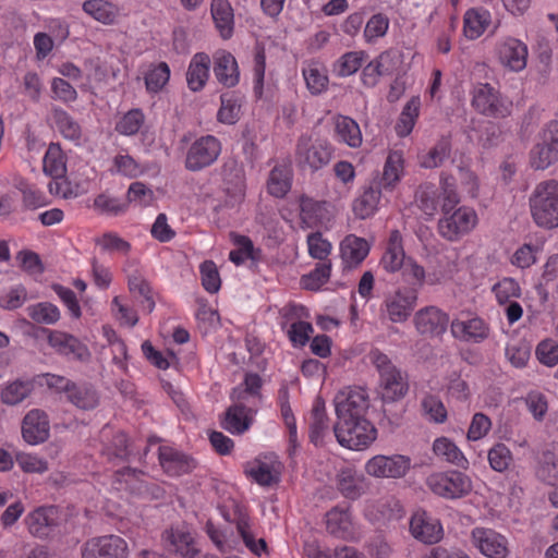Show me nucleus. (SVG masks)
Segmentation results:
<instances>
[{"mask_svg": "<svg viewBox=\"0 0 558 558\" xmlns=\"http://www.w3.org/2000/svg\"><path fill=\"white\" fill-rule=\"evenodd\" d=\"M28 533L39 539H57L68 533V513L59 506H39L24 518Z\"/></svg>", "mask_w": 558, "mask_h": 558, "instance_id": "f257e3e1", "label": "nucleus"}, {"mask_svg": "<svg viewBox=\"0 0 558 558\" xmlns=\"http://www.w3.org/2000/svg\"><path fill=\"white\" fill-rule=\"evenodd\" d=\"M533 221L539 228L558 227V181L549 179L536 184L529 197Z\"/></svg>", "mask_w": 558, "mask_h": 558, "instance_id": "f03ea898", "label": "nucleus"}, {"mask_svg": "<svg viewBox=\"0 0 558 558\" xmlns=\"http://www.w3.org/2000/svg\"><path fill=\"white\" fill-rule=\"evenodd\" d=\"M46 385L57 393H63L65 400L82 411H92L99 405L100 395L96 387L85 380L73 381L64 376L47 373Z\"/></svg>", "mask_w": 558, "mask_h": 558, "instance_id": "7ed1b4c3", "label": "nucleus"}, {"mask_svg": "<svg viewBox=\"0 0 558 558\" xmlns=\"http://www.w3.org/2000/svg\"><path fill=\"white\" fill-rule=\"evenodd\" d=\"M369 360L379 374L381 400L387 403L402 399L409 390L407 376L378 349L369 352Z\"/></svg>", "mask_w": 558, "mask_h": 558, "instance_id": "20e7f679", "label": "nucleus"}, {"mask_svg": "<svg viewBox=\"0 0 558 558\" xmlns=\"http://www.w3.org/2000/svg\"><path fill=\"white\" fill-rule=\"evenodd\" d=\"M471 106L477 113L494 119L507 118L512 111V101L489 83L474 84Z\"/></svg>", "mask_w": 558, "mask_h": 558, "instance_id": "39448f33", "label": "nucleus"}, {"mask_svg": "<svg viewBox=\"0 0 558 558\" xmlns=\"http://www.w3.org/2000/svg\"><path fill=\"white\" fill-rule=\"evenodd\" d=\"M333 434L342 447L362 450L376 439L377 429L367 418L342 420L335 424Z\"/></svg>", "mask_w": 558, "mask_h": 558, "instance_id": "423d86ee", "label": "nucleus"}, {"mask_svg": "<svg viewBox=\"0 0 558 558\" xmlns=\"http://www.w3.org/2000/svg\"><path fill=\"white\" fill-rule=\"evenodd\" d=\"M437 229L441 238L450 242H457L470 233L477 223V215L474 209L461 206L453 209L441 210Z\"/></svg>", "mask_w": 558, "mask_h": 558, "instance_id": "0eeeda50", "label": "nucleus"}, {"mask_svg": "<svg viewBox=\"0 0 558 558\" xmlns=\"http://www.w3.org/2000/svg\"><path fill=\"white\" fill-rule=\"evenodd\" d=\"M558 161V121L553 120L539 133L530 150V165L534 170H546Z\"/></svg>", "mask_w": 558, "mask_h": 558, "instance_id": "6e6552de", "label": "nucleus"}, {"mask_svg": "<svg viewBox=\"0 0 558 558\" xmlns=\"http://www.w3.org/2000/svg\"><path fill=\"white\" fill-rule=\"evenodd\" d=\"M222 151L219 138L207 134L196 138L187 148L184 167L187 171L199 172L213 166Z\"/></svg>", "mask_w": 558, "mask_h": 558, "instance_id": "1a4fd4ad", "label": "nucleus"}, {"mask_svg": "<svg viewBox=\"0 0 558 558\" xmlns=\"http://www.w3.org/2000/svg\"><path fill=\"white\" fill-rule=\"evenodd\" d=\"M427 485L436 495L457 499L466 496L472 490L471 478L460 471H448L432 474Z\"/></svg>", "mask_w": 558, "mask_h": 558, "instance_id": "9d476101", "label": "nucleus"}, {"mask_svg": "<svg viewBox=\"0 0 558 558\" xmlns=\"http://www.w3.org/2000/svg\"><path fill=\"white\" fill-rule=\"evenodd\" d=\"M332 156L331 146L325 142L312 143L307 136H301L296 144L295 161L300 169L316 172L326 167Z\"/></svg>", "mask_w": 558, "mask_h": 558, "instance_id": "9b49d317", "label": "nucleus"}, {"mask_svg": "<svg viewBox=\"0 0 558 558\" xmlns=\"http://www.w3.org/2000/svg\"><path fill=\"white\" fill-rule=\"evenodd\" d=\"M417 304L416 289H398L386 295L380 311L391 323H405Z\"/></svg>", "mask_w": 558, "mask_h": 558, "instance_id": "f8f14e48", "label": "nucleus"}, {"mask_svg": "<svg viewBox=\"0 0 558 558\" xmlns=\"http://www.w3.org/2000/svg\"><path fill=\"white\" fill-rule=\"evenodd\" d=\"M337 421L366 418L369 399L365 389L340 391L335 398Z\"/></svg>", "mask_w": 558, "mask_h": 558, "instance_id": "ddd939ff", "label": "nucleus"}, {"mask_svg": "<svg viewBox=\"0 0 558 558\" xmlns=\"http://www.w3.org/2000/svg\"><path fill=\"white\" fill-rule=\"evenodd\" d=\"M126 541L114 534L88 539L83 547L82 558H128Z\"/></svg>", "mask_w": 558, "mask_h": 558, "instance_id": "4468645a", "label": "nucleus"}, {"mask_svg": "<svg viewBox=\"0 0 558 558\" xmlns=\"http://www.w3.org/2000/svg\"><path fill=\"white\" fill-rule=\"evenodd\" d=\"M41 332L47 335L48 344L54 351L69 360L80 362H87L90 357V352L86 344L80 341L73 335L60 330H51L43 327Z\"/></svg>", "mask_w": 558, "mask_h": 558, "instance_id": "2eb2a0df", "label": "nucleus"}, {"mask_svg": "<svg viewBox=\"0 0 558 558\" xmlns=\"http://www.w3.org/2000/svg\"><path fill=\"white\" fill-rule=\"evenodd\" d=\"M410 468L411 459L403 454H377L365 464L366 473L377 478H400L407 474Z\"/></svg>", "mask_w": 558, "mask_h": 558, "instance_id": "dca6fc26", "label": "nucleus"}, {"mask_svg": "<svg viewBox=\"0 0 558 558\" xmlns=\"http://www.w3.org/2000/svg\"><path fill=\"white\" fill-rule=\"evenodd\" d=\"M410 533L417 542L434 545L444 537V529L439 519L425 510L415 511L410 518Z\"/></svg>", "mask_w": 558, "mask_h": 558, "instance_id": "f3484780", "label": "nucleus"}, {"mask_svg": "<svg viewBox=\"0 0 558 558\" xmlns=\"http://www.w3.org/2000/svg\"><path fill=\"white\" fill-rule=\"evenodd\" d=\"M449 322V315L434 305L418 310L413 318L416 331L429 338L442 337L448 329Z\"/></svg>", "mask_w": 558, "mask_h": 558, "instance_id": "a211bd4d", "label": "nucleus"}, {"mask_svg": "<svg viewBox=\"0 0 558 558\" xmlns=\"http://www.w3.org/2000/svg\"><path fill=\"white\" fill-rule=\"evenodd\" d=\"M158 460L163 472L172 477L191 473L197 465L196 460L173 447L160 446L158 448Z\"/></svg>", "mask_w": 558, "mask_h": 558, "instance_id": "6ab92c4d", "label": "nucleus"}, {"mask_svg": "<svg viewBox=\"0 0 558 558\" xmlns=\"http://www.w3.org/2000/svg\"><path fill=\"white\" fill-rule=\"evenodd\" d=\"M473 544L488 558H506L508 556L507 538L492 529L475 527L472 531Z\"/></svg>", "mask_w": 558, "mask_h": 558, "instance_id": "aec40b11", "label": "nucleus"}, {"mask_svg": "<svg viewBox=\"0 0 558 558\" xmlns=\"http://www.w3.org/2000/svg\"><path fill=\"white\" fill-rule=\"evenodd\" d=\"M220 175L226 193L234 202H241L245 195V172L242 163L234 157L226 158L220 168Z\"/></svg>", "mask_w": 558, "mask_h": 558, "instance_id": "412c9836", "label": "nucleus"}, {"mask_svg": "<svg viewBox=\"0 0 558 558\" xmlns=\"http://www.w3.org/2000/svg\"><path fill=\"white\" fill-rule=\"evenodd\" d=\"M452 336L461 341L481 343L489 336V325L481 317L453 319L450 324Z\"/></svg>", "mask_w": 558, "mask_h": 558, "instance_id": "4be33fe9", "label": "nucleus"}, {"mask_svg": "<svg viewBox=\"0 0 558 558\" xmlns=\"http://www.w3.org/2000/svg\"><path fill=\"white\" fill-rule=\"evenodd\" d=\"M256 408L242 401H236V403L226 410L225 417L220 425L223 429L233 435H241L251 427L253 415L256 414Z\"/></svg>", "mask_w": 558, "mask_h": 558, "instance_id": "5701e85b", "label": "nucleus"}, {"mask_svg": "<svg viewBox=\"0 0 558 558\" xmlns=\"http://www.w3.org/2000/svg\"><path fill=\"white\" fill-rule=\"evenodd\" d=\"M48 415L38 409L31 410L22 421V436L29 445L45 442L49 437Z\"/></svg>", "mask_w": 558, "mask_h": 558, "instance_id": "b1692460", "label": "nucleus"}, {"mask_svg": "<svg viewBox=\"0 0 558 558\" xmlns=\"http://www.w3.org/2000/svg\"><path fill=\"white\" fill-rule=\"evenodd\" d=\"M369 253V245L363 238L347 235L340 244V255L344 270L359 267Z\"/></svg>", "mask_w": 558, "mask_h": 558, "instance_id": "393cba45", "label": "nucleus"}, {"mask_svg": "<svg viewBox=\"0 0 558 558\" xmlns=\"http://www.w3.org/2000/svg\"><path fill=\"white\" fill-rule=\"evenodd\" d=\"M339 493L347 499L356 500L367 490V480L352 468L341 469L336 475Z\"/></svg>", "mask_w": 558, "mask_h": 558, "instance_id": "a878e982", "label": "nucleus"}, {"mask_svg": "<svg viewBox=\"0 0 558 558\" xmlns=\"http://www.w3.org/2000/svg\"><path fill=\"white\" fill-rule=\"evenodd\" d=\"M263 378L257 373L246 372L243 381L233 388L231 398L257 409L263 399Z\"/></svg>", "mask_w": 558, "mask_h": 558, "instance_id": "bb28decb", "label": "nucleus"}, {"mask_svg": "<svg viewBox=\"0 0 558 558\" xmlns=\"http://www.w3.org/2000/svg\"><path fill=\"white\" fill-rule=\"evenodd\" d=\"M500 61L512 71H521L526 65L527 47L517 38H506L498 47Z\"/></svg>", "mask_w": 558, "mask_h": 558, "instance_id": "cd10ccee", "label": "nucleus"}, {"mask_svg": "<svg viewBox=\"0 0 558 558\" xmlns=\"http://www.w3.org/2000/svg\"><path fill=\"white\" fill-rule=\"evenodd\" d=\"M214 74L217 81L226 87H233L239 83L240 72L232 53L225 50L216 52Z\"/></svg>", "mask_w": 558, "mask_h": 558, "instance_id": "c85d7f7f", "label": "nucleus"}, {"mask_svg": "<svg viewBox=\"0 0 558 558\" xmlns=\"http://www.w3.org/2000/svg\"><path fill=\"white\" fill-rule=\"evenodd\" d=\"M381 181L373 180L363 189L362 194L353 203V211L360 219H366L375 214L381 197Z\"/></svg>", "mask_w": 558, "mask_h": 558, "instance_id": "c756f323", "label": "nucleus"}, {"mask_svg": "<svg viewBox=\"0 0 558 558\" xmlns=\"http://www.w3.org/2000/svg\"><path fill=\"white\" fill-rule=\"evenodd\" d=\"M402 244V235L399 230H392L389 234L386 251L380 259V266L387 272H397L401 270L407 262Z\"/></svg>", "mask_w": 558, "mask_h": 558, "instance_id": "7c9ffc66", "label": "nucleus"}, {"mask_svg": "<svg viewBox=\"0 0 558 558\" xmlns=\"http://www.w3.org/2000/svg\"><path fill=\"white\" fill-rule=\"evenodd\" d=\"M210 58L205 52H197L190 61L186 71V83L192 92L202 90L209 77Z\"/></svg>", "mask_w": 558, "mask_h": 558, "instance_id": "2f4dec72", "label": "nucleus"}, {"mask_svg": "<svg viewBox=\"0 0 558 558\" xmlns=\"http://www.w3.org/2000/svg\"><path fill=\"white\" fill-rule=\"evenodd\" d=\"M292 180L291 165H276L268 174L267 192L276 198H283L291 190Z\"/></svg>", "mask_w": 558, "mask_h": 558, "instance_id": "473e14b6", "label": "nucleus"}, {"mask_svg": "<svg viewBox=\"0 0 558 558\" xmlns=\"http://www.w3.org/2000/svg\"><path fill=\"white\" fill-rule=\"evenodd\" d=\"M312 422L310 423V440L315 446H323L325 437L329 435V420L326 414L324 400L316 398L312 412Z\"/></svg>", "mask_w": 558, "mask_h": 558, "instance_id": "72a5a7b5", "label": "nucleus"}, {"mask_svg": "<svg viewBox=\"0 0 558 558\" xmlns=\"http://www.w3.org/2000/svg\"><path fill=\"white\" fill-rule=\"evenodd\" d=\"M327 531L342 539H350L353 536L351 514L348 509L332 508L326 513Z\"/></svg>", "mask_w": 558, "mask_h": 558, "instance_id": "f704fd0d", "label": "nucleus"}, {"mask_svg": "<svg viewBox=\"0 0 558 558\" xmlns=\"http://www.w3.org/2000/svg\"><path fill=\"white\" fill-rule=\"evenodd\" d=\"M51 117L63 138L73 142L75 145L81 144L82 128L69 112L60 107H53L51 109Z\"/></svg>", "mask_w": 558, "mask_h": 558, "instance_id": "c9c22d12", "label": "nucleus"}, {"mask_svg": "<svg viewBox=\"0 0 558 558\" xmlns=\"http://www.w3.org/2000/svg\"><path fill=\"white\" fill-rule=\"evenodd\" d=\"M335 131L337 140L352 148L360 147L362 144V133L357 122L348 117L339 114L335 119Z\"/></svg>", "mask_w": 558, "mask_h": 558, "instance_id": "e433bc0d", "label": "nucleus"}, {"mask_svg": "<svg viewBox=\"0 0 558 558\" xmlns=\"http://www.w3.org/2000/svg\"><path fill=\"white\" fill-rule=\"evenodd\" d=\"M368 53L364 50L348 51L332 63V73L337 77H348L355 74L367 61Z\"/></svg>", "mask_w": 558, "mask_h": 558, "instance_id": "4c0bfd02", "label": "nucleus"}, {"mask_svg": "<svg viewBox=\"0 0 558 558\" xmlns=\"http://www.w3.org/2000/svg\"><path fill=\"white\" fill-rule=\"evenodd\" d=\"M211 15L217 29L223 39L233 34V10L228 0H213Z\"/></svg>", "mask_w": 558, "mask_h": 558, "instance_id": "58836bf2", "label": "nucleus"}, {"mask_svg": "<svg viewBox=\"0 0 558 558\" xmlns=\"http://www.w3.org/2000/svg\"><path fill=\"white\" fill-rule=\"evenodd\" d=\"M433 450L437 457L445 459L447 462L466 470L469 461L459 449V447L447 437H439L433 444Z\"/></svg>", "mask_w": 558, "mask_h": 558, "instance_id": "ea45409f", "label": "nucleus"}, {"mask_svg": "<svg viewBox=\"0 0 558 558\" xmlns=\"http://www.w3.org/2000/svg\"><path fill=\"white\" fill-rule=\"evenodd\" d=\"M44 171L46 174L60 179L65 175L66 165H65V156L58 143H51L44 156Z\"/></svg>", "mask_w": 558, "mask_h": 558, "instance_id": "a19ab883", "label": "nucleus"}, {"mask_svg": "<svg viewBox=\"0 0 558 558\" xmlns=\"http://www.w3.org/2000/svg\"><path fill=\"white\" fill-rule=\"evenodd\" d=\"M403 171V155L401 151L392 150L388 154L384 165L381 181L384 189H392L401 179Z\"/></svg>", "mask_w": 558, "mask_h": 558, "instance_id": "79ce46f5", "label": "nucleus"}, {"mask_svg": "<svg viewBox=\"0 0 558 558\" xmlns=\"http://www.w3.org/2000/svg\"><path fill=\"white\" fill-rule=\"evenodd\" d=\"M490 21V14L486 10H468L464 15L463 32L466 38L476 39L486 29Z\"/></svg>", "mask_w": 558, "mask_h": 558, "instance_id": "37998d69", "label": "nucleus"}, {"mask_svg": "<svg viewBox=\"0 0 558 558\" xmlns=\"http://www.w3.org/2000/svg\"><path fill=\"white\" fill-rule=\"evenodd\" d=\"M162 541L168 550L174 551L183 557L189 556L192 549L193 538L186 531L171 527L162 534Z\"/></svg>", "mask_w": 558, "mask_h": 558, "instance_id": "c03bdc74", "label": "nucleus"}, {"mask_svg": "<svg viewBox=\"0 0 558 558\" xmlns=\"http://www.w3.org/2000/svg\"><path fill=\"white\" fill-rule=\"evenodd\" d=\"M420 97H412L404 105L395 128L398 136L405 137L412 132L420 114Z\"/></svg>", "mask_w": 558, "mask_h": 558, "instance_id": "a18cd8bd", "label": "nucleus"}, {"mask_svg": "<svg viewBox=\"0 0 558 558\" xmlns=\"http://www.w3.org/2000/svg\"><path fill=\"white\" fill-rule=\"evenodd\" d=\"M451 155V140L441 136L430 150L421 157L420 165L425 169L440 167Z\"/></svg>", "mask_w": 558, "mask_h": 558, "instance_id": "49530a36", "label": "nucleus"}, {"mask_svg": "<svg viewBox=\"0 0 558 558\" xmlns=\"http://www.w3.org/2000/svg\"><path fill=\"white\" fill-rule=\"evenodd\" d=\"M34 390L32 380H14L1 390V401L8 405H15L25 400Z\"/></svg>", "mask_w": 558, "mask_h": 558, "instance_id": "de8ad7c7", "label": "nucleus"}, {"mask_svg": "<svg viewBox=\"0 0 558 558\" xmlns=\"http://www.w3.org/2000/svg\"><path fill=\"white\" fill-rule=\"evenodd\" d=\"M27 315L36 324L54 325L61 317L60 310L50 302H39L26 307Z\"/></svg>", "mask_w": 558, "mask_h": 558, "instance_id": "09e8293b", "label": "nucleus"}, {"mask_svg": "<svg viewBox=\"0 0 558 558\" xmlns=\"http://www.w3.org/2000/svg\"><path fill=\"white\" fill-rule=\"evenodd\" d=\"M101 452L109 461H129L132 452L129 449V439L126 434L123 432H117L112 436L111 440L104 446Z\"/></svg>", "mask_w": 558, "mask_h": 558, "instance_id": "8fccbe9b", "label": "nucleus"}, {"mask_svg": "<svg viewBox=\"0 0 558 558\" xmlns=\"http://www.w3.org/2000/svg\"><path fill=\"white\" fill-rule=\"evenodd\" d=\"M83 11L102 24H112L117 17V11L112 3L105 0H86Z\"/></svg>", "mask_w": 558, "mask_h": 558, "instance_id": "3c124183", "label": "nucleus"}, {"mask_svg": "<svg viewBox=\"0 0 558 558\" xmlns=\"http://www.w3.org/2000/svg\"><path fill=\"white\" fill-rule=\"evenodd\" d=\"M220 108L217 112V120L222 124L232 125L240 119L241 105L232 93H225L220 96Z\"/></svg>", "mask_w": 558, "mask_h": 558, "instance_id": "603ef678", "label": "nucleus"}, {"mask_svg": "<svg viewBox=\"0 0 558 558\" xmlns=\"http://www.w3.org/2000/svg\"><path fill=\"white\" fill-rule=\"evenodd\" d=\"M145 122L142 109L135 108L125 112L116 123V131L124 136H133L138 133Z\"/></svg>", "mask_w": 558, "mask_h": 558, "instance_id": "864d4df0", "label": "nucleus"}, {"mask_svg": "<svg viewBox=\"0 0 558 558\" xmlns=\"http://www.w3.org/2000/svg\"><path fill=\"white\" fill-rule=\"evenodd\" d=\"M330 274V260L319 263L312 271L302 276L301 284L306 290L317 291L322 288V286H324L329 280Z\"/></svg>", "mask_w": 558, "mask_h": 558, "instance_id": "5fc2aeb1", "label": "nucleus"}, {"mask_svg": "<svg viewBox=\"0 0 558 558\" xmlns=\"http://www.w3.org/2000/svg\"><path fill=\"white\" fill-rule=\"evenodd\" d=\"M487 459L492 470L498 473L506 472L513 462L511 450L504 444H495L487 452Z\"/></svg>", "mask_w": 558, "mask_h": 558, "instance_id": "6e6d98bb", "label": "nucleus"}, {"mask_svg": "<svg viewBox=\"0 0 558 558\" xmlns=\"http://www.w3.org/2000/svg\"><path fill=\"white\" fill-rule=\"evenodd\" d=\"M492 291L500 305L507 304L512 299H519L522 295L519 282L511 277L500 279L493 286Z\"/></svg>", "mask_w": 558, "mask_h": 558, "instance_id": "4d7b16f0", "label": "nucleus"}, {"mask_svg": "<svg viewBox=\"0 0 558 558\" xmlns=\"http://www.w3.org/2000/svg\"><path fill=\"white\" fill-rule=\"evenodd\" d=\"M170 78V68L166 62H159L145 75V86L148 93H159Z\"/></svg>", "mask_w": 558, "mask_h": 558, "instance_id": "13d9d810", "label": "nucleus"}, {"mask_svg": "<svg viewBox=\"0 0 558 558\" xmlns=\"http://www.w3.org/2000/svg\"><path fill=\"white\" fill-rule=\"evenodd\" d=\"M438 198V192L432 184L421 185L415 194L417 207L427 216L436 214Z\"/></svg>", "mask_w": 558, "mask_h": 558, "instance_id": "bf43d9fd", "label": "nucleus"}, {"mask_svg": "<svg viewBox=\"0 0 558 558\" xmlns=\"http://www.w3.org/2000/svg\"><path fill=\"white\" fill-rule=\"evenodd\" d=\"M325 202H318L307 196L300 198L301 218L307 225L322 222L324 219Z\"/></svg>", "mask_w": 558, "mask_h": 558, "instance_id": "052dcab7", "label": "nucleus"}, {"mask_svg": "<svg viewBox=\"0 0 558 558\" xmlns=\"http://www.w3.org/2000/svg\"><path fill=\"white\" fill-rule=\"evenodd\" d=\"M116 172L130 179L143 175L147 171V167L138 163L131 155H117L113 158Z\"/></svg>", "mask_w": 558, "mask_h": 558, "instance_id": "680f3d73", "label": "nucleus"}, {"mask_svg": "<svg viewBox=\"0 0 558 558\" xmlns=\"http://www.w3.org/2000/svg\"><path fill=\"white\" fill-rule=\"evenodd\" d=\"M536 475L548 485H556L558 483V459L555 453L551 451L543 453Z\"/></svg>", "mask_w": 558, "mask_h": 558, "instance_id": "e2e57ef3", "label": "nucleus"}, {"mask_svg": "<svg viewBox=\"0 0 558 558\" xmlns=\"http://www.w3.org/2000/svg\"><path fill=\"white\" fill-rule=\"evenodd\" d=\"M303 76L312 95H320L327 90L329 78L324 70L310 65L303 69Z\"/></svg>", "mask_w": 558, "mask_h": 558, "instance_id": "0e129e2a", "label": "nucleus"}, {"mask_svg": "<svg viewBox=\"0 0 558 558\" xmlns=\"http://www.w3.org/2000/svg\"><path fill=\"white\" fill-rule=\"evenodd\" d=\"M440 189H441V210L453 209L460 203V196L457 192L456 178L450 174H440Z\"/></svg>", "mask_w": 558, "mask_h": 558, "instance_id": "69168bd1", "label": "nucleus"}, {"mask_svg": "<svg viewBox=\"0 0 558 558\" xmlns=\"http://www.w3.org/2000/svg\"><path fill=\"white\" fill-rule=\"evenodd\" d=\"M245 473L260 486H271L280 481L279 474L274 472L272 466L267 462L259 461L256 465L246 469Z\"/></svg>", "mask_w": 558, "mask_h": 558, "instance_id": "338daca9", "label": "nucleus"}, {"mask_svg": "<svg viewBox=\"0 0 558 558\" xmlns=\"http://www.w3.org/2000/svg\"><path fill=\"white\" fill-rule=\"evenodd\" d=\"M202 286L208 293H217L221 287L218 268L213 260H205L199 265Z\"/></svg>", "mask_w": 558, "mask_h": 558, "instance_id": "774afa93", "label": "nucleus"}]
</instances>
